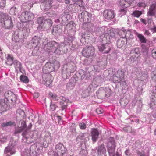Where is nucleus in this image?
Masks as SVG:
<instances>
[{"label":"nucleus","mask_w":156,"mask_h":156,"mask_svg":"<svg viewBox=\"0 0 156 156\" xmlns=\"http://www.w3.org/2000/svg\"><path fill=\"white\" fill-rule=\"evenodd\" d=\"M74 38L73 37H70L65 38V41L60 44L54 41L48 42V39L46 38L43 42V44H44V49L50 54L55 53L57 54H60L63 51L65 46L68 43L70 44V42L73 40Z\"/></svg>","instance_id":"nucleus-1"},{"label":"nucleus","mask_w":156,"mask_h":156,"mask_svg":"<svg viewBox=\"0 0 156 156\" xmlns=\"http://www.w3.org/2000/svg\"><path fill=\"white\" fill-rule=\"evenodd\" d=\"M21 125L20 127L17 128L15 129V133L17 134L20 133L26 129L22 134V140L24 142H26L28 144L33 142L34 141L32 139L34 136V131L31 132L30 130L32 126V123H30L27 127L26 122L23 121L21 122Z\"/></svg>","instance_id":"nucleus-2"},{"label":"nucleus","mask_w":156,"mask_h":156,"mask_svg":"<svg viewBox=\"0 0 156 156\" xmlns=\"http://www.w3.org/2000/svg\"><path fill=\"white\" fill-rule=\"evenodd\" d=\"M115 37L113 32H111L110 34H106L100 36V42L98 44V47L99 51L104 53H108L111 50V46L109 43L112 38Z\"/></svg>","instance_id":"nucleus-3"},{"label":"nucleus","mask_w":156,"mask_h":156,"mask_svg":"<svg viewBox=\"0 0 156 156\" xmlns=\"http://www.w3.org/2000/svg\"><path fill=\"white\" fill-rule=\"evenodd\" d=\"M0 23H3L6 28L10 29L13 27L11 17L6 13L0 12Z\"/></svg>","instance_id":"nucleus-4"},{"label":"nucleus","mask_w":156,"mask_h":156,"mask_svg":"<svg viewBox=\"0 0 156 156\" xmlns=\"http://www.w3.org/2000/svg\"><path fill=\"white\" fill-rule=\"evenodd\" d=\"M40 152L39 147H37L36 144L32 145L29 149H26L22 154V156H37Z\"/></svg>","instance_id":"nucleus-5"},{"label":"nucleus","mask_w":156,"mask_h":156,"mask_svg":"<svg viewBox=\"0 0 156 156\" xmlns=\"http://www.w3.org/2000/svg\"><path fill=\"white\" fill-rule=\"evenodd\" d=\"M17 142L12 140H11L8 146L5 147L4 150V153L5 156H10L14 154L16 152V145Z\"/></svg>","instance_id":"nucleus-6"},{"label":"nucleus","mask_w":156,"mask_h":156,"mask_svg":"<svg viewBox=\"0 0 156 156\" xmlns=\"http://www.w3.org/2000/svg\"><path fill=\"white\" fill-rule=\"evenodd\" d=\"M111 90L108 87H101L97 91L98 96L103 99L106 97H108L111 94Z\"/></svg>","instance_id":"nucleus-7"},{"label":"nucleus","mask_w":156,"mask_h":156,"mask_svg":"<svg viewBox=\"0 0 156 156\" xmlns=\"http://www.w3.org/2000/svg\"><path fill=\"white\" fill-rule=\"evenodd\" d=\"M67 149L63 145L60 143L57 144L54 150L55 156H62L65 154Z\"/></svg>","instance_id":"nucleus-8"},{"label":"nucleus","mask_w":156,"mask_h":156,"mask_svg":"<svg viewBox=\"0 0 156 156\" xmlns=\"http://www.w3.org/2000/svg\"><path fill=\"white\" fill-rule=\"evenodd\" d=\"M134 0H120V4L121 6L125 8L121 9L120 11L121 16L125 15L126 12V8L132 4Z\"/></svg>","instance_id":"nucleus-9"},{"label":"nucleus","mask_w":156,"mask_h":156,"mask_svg":"<svg viewBox=\"0 0 156 156\" xmlns=\"http://www.w3.org/2000/svg\"><path fill=\"white\" fill-rule=\"evenodd\" d=\"M107 147L109 156H115V151L116 145L114 139L112 137H110V141L107 143Z\"/></svg>","instance_id":"nucleus-10"},{"label":"nucleus","mask_w":156,"mask_h":156,"mask_svg":"<svg viewBox=\"0 0 156 156\" xmlns=\"http://www.w3.org/2000/svg\"><path fill=\"white\" fill-rule=\"evenodd\" d=\"M21 21L24 23L31 21L34 18L33 14L30 12H23L20 16Z\"/></svg>","instance_id":"nucleus-11"},{"label":"nucleus","mask_w":156,"mask_h":156,"mask_svg":"<svg viewBox=\"0 0 156 156\" xmlns=\"http://www.w3.org/2000/svg\"><path fill=\"white\" fill-rule=\"evenodd\" d=\"M82 54L87 57L92 56L94 53V47L92 46H89L84 48L82 51Z\"/></svg>","instance_id":"nucleus-12"},{"label":"nucleus","mask_w":156,"mask_h":156,"mask_svg":"<svg viewBox=\"0 0 156 156\" xmlns=\"http://www.w3.org/2000/svg\"><path fill=\"white\" fill-rule=\"evenodd\" d=\"M115 15L114 11L110 9H106L103 12L104 18L107 20H110L113 19Z\"/></svg>","instance_id":"nucleus-13"},{"label":"nucleus","mask_w":156,"mask_h":156,"mask_svg":"<svg viewBox=\"0 0 156 156\" xmlns=\"http://www.w3.org/2000/svg\"><path fill=\"white\" fill-rule=\"evenodd\" d=\"M55 64H56L57 65L53 67L51 63H47L43 67V70H46V72L49 73L53 71L55 69H58L60 66L59 63L56 62L55 63Z\"/></svg>","instance_id":"nucleus-14"},{"label":"nucleus","mask_w":156,"mask_h":156,"mask_svg":"<svg viewBox=\"0 0 156 156\" xmlns=\"http://www.w3.org/2000/svg\"><path fill=\"white\" fill-rule=\"evenodd\" d=\"M40 1L41 2L40 6L42 9L47 10L51 7L52 4L51 0H40Z\"/></svg>","instance_id":"nucleus-15"},{"label":"nucleus","mask_w":156,"mask_h":156,"mask_svg":"<svg viewBox=\"0 0 156 156\" xmlns=\"http://www.w3.org/2000/svg\"><path fill=\"white\" fill-rule=\"evenodd\" d=\"M107 27L104 26L98 27L97 28L96 31L97 34H100V36H101L103 35L104 36L106 34H108L110 35L111 32H113L111 31H110L109 33L107 32Z\"/></svg>","instance_id":"nucleus-16"},{"label":"nucleus","mask_w":156,"mask_h":156,"mask_svg":"<svg viewBox=\"0 0 156 156\" xmlns=\"http://www.w3.org/2000/svg\"><path fill=\"white\" fill-rule=\"evenodd\" d=\"M40 39L38 38V37L37 36H35L33 38L32 41V47L33 48H34V49L33 50V52H34L37 50H39V47L38 45L40 43Z\"/></svg>","instance_id":"nucleus-17"},{"label":"nucleus","mask_w":156,"mask_h":156,"mask_svg":"<svg viewBox=\"0 0 156 156\" xmlns=\"http://www.w3.org/2000/svg\"><path fill=\"white\" fill-rule=\"evenodd\" d=\"M126 38H125L121 37L117 41V46L119 48H125L126 44Z\"/></svg>","instance_id":"nucleus-18"},{"label":"nucleus","mask_w":156,"mask_h":156,"mask_svg":"<svg viewBox=\"0 0 156 156\" xmlns=\"http://www.w3.org/2000/svg\"><path fill=\"white\" fill-rule=\"evenodd\" d=\"M148 16H156V3H153L150 6L147 13Z\"/></svg>","instance_id":"nucleus-19"},{"label":"nucleus","mask_w":156,"mask_h":156,"mask_svg":"<svg viewBox=\"0 0 156 156\" xmlns=\"http://www.w3.org/2000/svg\"><path fill=\"white\" fill-rule=\"evenodd\" d=\"M91 134L92 136V140L94 143L96 141L98 138L99 132L97 129L93 128L92 129Z\"/></svg>","instance_id":"nucleus-20"},{"label":"nucleus","mask_w":156,"mask_h":156,"mask_svg":"<svg viewBox=\"0 0 156 156\" xmlns=\"http://www.w3.org/2000/svg\"><path fill=\"white\" fill-rule=\"evenodd\" d=\"M62 26L57 25L52 30V33L57 36L60 35L62 33V30L61 28Z\"/></svg>","instance_id":"nucleus-21"},{"label":"nucleus","mask_w":156,"mask_h":156,"mask_svg":"<svg viewBox=\"0 0 156 156\" xmlns=\"http://www.w3.org/2000/svg\"><path fill=\"white\" fill-rule=\"evenodd\" d=\"M79 139L81 140L82 142L85 143L89 140V138L87 133H82L80 134L77 137V140H78Z\"/></svg>","instance_id":"nucleus-22"},{"label":"nucleus","mask_w":156,"mask_h":156,"mask_svg":"<svg viewBox=\"0 0 156 156\" xmlns=\"http://www.w3.org/2000/svg\"><path fill=\"white\" fill-rule=\"evenodd\" d=\"M52 139L51 133L48 132H46L44 137V142L48 144L51 143Z\"/></svg>","instance_id":"nucleus-23"},{"label":"nucleus","mask_w":156,"mask_h":156,"mask_svg":"<svg viewBox=\"0 0 156 156\" xmlns=\"http://www.w3.org/2000/svg\"><path fill=\"white\" fill-rule=\"evenodd\" d=\"M124 76V73L121 70L119 69L115 73V76H113L114 80H116V78L118 79L119 78L120 80H122Z\"/></svg>","instance_id":"nucleus-24"},{"label":"nucleus","mask_w":156,"mask_h":156,"mask_svg":"<svg viewBox=\"0 0 156 156\" xmlns=\"http://www.w3.org/2000/svg\"><path fill=\"white\" fill-rule=\"evenodd\" d=\"M118 34L121 37L127 38L128 37V35L130 34V32L128 30H121L118 32Z\"/></svg>","instance_id":"nucleus-25"},{"label":"nucleus","mask_w":156,"mask_h":156,"mask_svg":"<svg viewBox=\"0 0 156 156\" xmlns=\"http://www.w3.org/2000/svg\"><path fill=\"white\" fill-rule=\"evenodd\" d=\"M106 152V150L103 144L99 146L98 148L97 154L98 156H101Z\"/></svg>","instance_id":"nucleus-26"},{"label":"nucleus","mask_w":156,"mask_h":156,"mask_svg":"<svg viewBox=\"0 0 156 156\" xmlns=\"http://www.w3.org/2000/svg\"><path fill=\"white\" fill-rule=\"evenodd\" d=\"M138 57L133 55L129 59L127 60V63L129 65H131L133 64L134 65L136 64L137 62Z\"/></svg>","instance_id":"nucleus-27"},{"label":"nucleus","mask_w":156,"mask_h":156,"mask_svg":"<svg viewBox=\"0 0 156 156\" xmlns=\"http://www.w3.org/2000/svg\"><path fill=\"white\" fill-rule=\"evenodd\" d=\"M16 124L14 122L9 121L8 122H4L1 124V127L2 128H4L8 127H11L12 126H15Z\"/></svg>","instance_id":"nucleus-28"},{"label":"nucleus","mask_w":156,"mask_h":156,"mask_svg":"<svg viewBox=\"0 0 156 156\" xmlns=\"http://www.w3.org/2000/svg\"><path fill=\"white\" fill-rule=\"evenodd\" d=\"M136 35L141 43L145 44L147 42V40L142 34L137 33Z\"/></svg>","instance_id":"nucleus-29"},{"label":"nucleus","mask_w":156,"mask_h":156,"mask_svg":"<svg viewBox=\"0 0 156 156\" xmlns=\"http://www.w3.org/2000/svg\"><path fill=\"white\" fill-rule=\"evenodd\" d=\"M12 64H13L16 70L19 69L20 72H22V67L21 64L20 62L17 60H15L13 62Z\"/></svg>","instance_id":"nucleus-30"},{"label":"nucleus","mask_w":156,"mask_h":156,"mask_svg":"<svg viewBox=\"0 0 156 156\" xmlns=\"http://www.w3.org/2000/svg\"><path fill=\"white\" fill-rule=\"evenodd\" d=\"M23 27L22 29V32L23 33V38H25V36L26 37L28 35V34L30 32V29L29 28H27V27H24L22 26Z\"/></svg>","instance_id":"nucleus-31"},{"label":"nucleus","mask_w":156,"mask_h":156,"mask_svg":"<svg viewBox=\"0 0 156 156\" xmlns=\"http://www.w3.org/2000/svg\"><path fill=\"white\" fill-rule=\"evenodd\" d=\"M44 20L42 17H39L37 18V22L39 25V28L42 30L44 26L43 24Z\"/></svg>","instance_id":"nucleus-32"},{"label":"nucleus","mask_w":156,"mask_h":156,"mask_svg":"<svg viewBox=\"0 0 156 156\" xmlns=\"http://www.w3.org/2000/svg\"><path fill=\"white\" fill-rule=\"evenodd\" d=\"M34 2H32L30 1H29L27 2L24 3L23 5L26 9H30L33 6V5Z\"/></svg>","instance_id":"nucleus-33"},{"label":"nucleus","mask_w":156,"mask_h":156,"mask_svg":"<svg viewBox=\"0 0 156 156\" xmlns=\"http://www.w3.org/2000/svg\"><path fill=\"white\" fill-rule=\"evenodd\" d=\"M140 49L139 48H136L132 49L131 53L133 54V55L138 57L140 54Z\"/></svg>","instance_id":"nucleus-34"},{"label":"nucleus","mask_w":156,"mask_h":156,"mask_svg":"<svg viewBox=\"0 0 156 156\" xmlns=\"http://www.w3.org/2000/svg\"><path fill=\"white\" fill-rule=\"evenodd\" d=\"M151 104L153 105H156V93L153 94L150 97Z\"/></svg>","instance_id":"nucleus-35"},{"label":"nucleus","mask_w":156,"mask_h":156,"mask_svg":"<svg viewBox=\"0 0 156 156\" xmlns=\"http://www.w3.org/2000/svg\"><path fill=\"white\" fill-rule=\"evenodd\" d=\"M21 33V32H20L19 33L15 32L14 35V39L15 40L16 42H19L20 41V39H23L22 36H20V34Z\"/></svg>","instance_id":"nucleus-36"},{"label":"nucleus","mask_w":156,"mask_h":156,"mask_svg":"<svg viewBox=\"0 0 156 156\" xmlns=\"http://www.w3.org/2000/svg\"><path fill=\"white\" fill-rule=\"evenodd\" d=\"M75 83L73 82H72L70 80L69 82L67 84V89L69 90H72L75 87Z\"/></svg>","instance_id":"nucleus-37"},{"label":"nucleus","mask_w":156,"mask_h":156,"mask_svg":"<svg viewBox=\"0 0 156 156\" xmlns=\"http://www.w3.org/2000/svg\"><path fill=\"white\" fill-rule=\"evenodd\" d=\"M13 58L12 56L9 54H8L7 55V62L9 63V64H12L13 62Z\"/></svg>","instance_id":"nucleus-38"},{"label":"nucleus","mask_w":156,"mask_h":156,"mask_svg":"<svg viewBox=\"0 0 156 156\" xmlns=\"http://www.w3.org/2000/svg\"><path fill=\"white\" fill-rule=\"evenodd\" d=\"M5 103L3 101L0 103V113L2 112H4L5 110V107L6 106Z\"/></svg>","instance_id":"nucleus-39"},{"label":"nucleus","mask_w":156,"mask_h":156,"mask_svg":"<svg viewBox=\"0 0 156 156\" xmlns=\"http://www.w3.org/2000/svg\"><path fill=\"white\" fill-rule=\"evenodd\" d=\"M92 87V84H90L87 88V89L84 91V93L87 95H89V93L91 91Z\"/></svg>","instance_id":"nucleus-40"},{"label":"nucleus","mask_w":156,"mask_h":156,"mask_svg":"<svg viewBox=\"0 0 156 156\" xmlns=\"http://www.w3.org/2000/svg\"><path fill=\"white\" fill-rule=\"evenodd\" d=\"M49 95L51 96L52 99L55 101H57L60 99V97H58L55 94L51 92H50L49 93Z\"/></svg>","instance_id":"nucleus-41"},{"label":"nucleus","mask_w":156,"mask_h":156,"mask_svg":"<svg viewBox=\"0 0 156 156\" xmlns=\"http://www.w3.org/2000/svg\"><path fill=\"white\" fill-rule=\"evenodd\" d=\"M20 79L21 81L25 83H27L29 82L27 77L25 76L21 75L20 76Z\"/></svg>","instance_id":"nucleus-42"},{"label":"nucleus","mask_w":156,"mask_h":156,"mask_svg":"<svg viewBox=\"0 0 156 156\" xmlns=\"http://www.w3.org/2000/svg\"><path fill=\"white\" fill-rule=\"evenodd\" d=\"M142 14V12L141 11H140L138 10H135L133 12L132 15L134 17L138 18Z\"/></svg>","instance_id":"nucleus-43"},{"label":"nucleus","mask_w":156,"mask_h":156,"mask_svg":"<svg viewBox=\"0 0 156 156\" xmlns=\"http://www.w3.org/2000/svg\"><path fill=\"white\" fill-rule=\"evenodd\" d=\"M9 12L12 15H16L17 13V9L15 7H12L10 9Z\"/></svg>","instance_id":"nucleus-44"},{"label":"nucleus","mask_w":156,"mask_h":156,"mask_svg":"<svg viewBox=\"0 0 156 156\" xmlns=\"http://www.w3.org/2000/svg\"><path fill=\"white\" fill-rule=\"evenodd\" d=\"M60 105L61 106L62 111H63L64 110L66 109L68 105L67 103L63 102L62 101H60Z\"/></svg>","instance_id":"nucleus-45"},{"label":"nucleus","mask_w":156,"mask_h":156,"mask_svg":"<svg viewBox=\"0 0 156 156\" xmlns=\"http://www.w3.org/2000/svg\"><path fill=\"white\" fill-rule=\"evenodd\" d=\"M14 95L13 92L10 90L6 91L4 94V96L6 98Z\"/></svg>","instance_id":"nucleus-46"},{"label":"nucleus","mask_w":156,"mask_h":156,"mask_svg":"<svg viewBox=\"0 0 156 156\" xmlns=\"http://www.w3.org/2000/svg\"><path fill=\"white\" fill-rule=\"evenodd\" d=\"M73 22H70L69 23H68L65 27V29L66 30H70V29H72V27L73 26Z\"/></svg>","instance_id":"nucleus-47"},{"label":"nucleus","mask_w":156,"mask_h":156,"mask_svg":"<svg viewBox=\"0 0 156 156\" xmlns=\"http://www.w3.org/2000/svg\"><path fill=\"white\" fill-rule=\"evenodd\" d=\"M57 107L55 103L52 102V101L50 105V109L51 111H54L55 110Z\"/></svg>","instance_id":"nucleus-48"},{"label":"nucleus","mask_w":156,"mask_h":156,"mask_svg":"<svg viewBox=\"0 0 156 156\" xmlns=\"http://www.w3.org/2000/svg\"><path fill=\"white\" fill-rule=\"evenodd\" d=\"M143 1V2H140L138 3V5L139 7L144 8L146 6L147 3H146L145 1Z\"/></svg>","instance_id":"nucleus-49"},{"label":"nucleus","mask_w":156,"mask_h":156,"mask_svg":"<svg viewBox=\"0 0 156 156\" xmlns=\"http://www.w3.org/2000/svg\"><path fill=\"white\" fill-rule=\"evenodd\" d=\"M5 6V0H0V9H3Z\"/></svg>","instance_id":"nucleus-50"},{"label":"nucleus","mask_w":156,"mask_h":156,"mask_svg":"<svg viewBox=\"0 0 156 156\" xmlns=\"http://www.w3.org/2000/svg\"><path fill=\"white\" fill-rule=\"evenodd\" d=\"M52 23V21L50 19H48L45 20V24L47 23L49 28L51 26Z\"/></svg>","instance_id":"nucleus-51"},{"label":"nucleus","mask_w":156,"mask_h":156,"mask_svg":"<svg viewBox=\"0 0 156 156\" xmlns=\"http://www.w3.org/2000/svg\"><path fill=\"white\" fill-rule=\"evenodd\" d=\"M80 128L83 130L85 129L86 128V125L84 122L80 123L79 124Z\"/></svg>","instance_id":"nucleus-52"},{"label":"nucleus","mask_w":156,"mask_h":156,"mask_svg":"<svg viewBox=\"0 0 156 156\" xmlns=\"http://www.w3.org/2000/svg\"><path fill=\"white\" fill-rule=\"evenodd\" d=\"M153 26L152 27L150 26V30L153 32V33H156V26L155 25L154 23H153Z\"/></svg>","instance_id":"nucleus-53"},{"label":"nucleus","mask_w":156,"mask_h":156,"mask_svg":"<svg viewBox=\"0 0 156 156\" xmlns=\"http://www.w3.org/2000/svg\"><path fill=\"white\" fill-rule=\"evenodd\" d=\"M52 81L49 78H48L45 81V83L47 86H49L50 85Z\"/></svg>","instance_id":"nucleus-54"},{"label":"nucleus","mask_w":156,"mask_h":156,"mask_svg":"<svg viewBox=\"0 0 156 156\" xmlns=\"http://www.w3.org/2000/svg\"><path fill=\"white\" fill-rule=\"evenodd\" d=\"M60 99L62 100V101L63 102L68 103L69 101L68 99L66 98L65 97L63 96H60Z\"/></svg>","instance_id":"nucleus-55"},{"label":"nucleus","mask_w":156,"mask_h":156,"mask_svg":"<svg viewBox=\"0 0 156 156\" xmlns=\"http://www.w3.org/2000/svg\"><path fill=\"white\" fill-rule=\"evenodd\" d=\"M152 55L153 58H156V48H154L152 51Z\"/></svg>","instance_id":"nucleus-56"},{"label":"nucleus","mask_w":156,"mask_h":156,"mask_svg":"<svg viewBox=\"0 0 156 156\" xmlns=\"http://www.w3.org/2000/svg\"><path fill=\"white\" fill-rule=\"evenodd\" d=\"M125 154L126 156H130L131 155L130 150L129 149H127L125 151Z\"/></svg>","instance_id":"nucleus-57"},{"label":"nucleus","mask_w":156,"mask_h":156,"mask_svg":"<svg viewBox=\"0 0 156 156\" xmlns=\"http://www.w3.org/2000/svg\"><path fill=\"white\" fill-rule=\"evenodd\" d=\"M138 154L140 156H148V154H146L144 152H138Z\"/></svg>","instance_id":"nucleus-58"},{"label":"nucleus","mask_w":156,"mask_h":156,"mask_svg":"<svg viewBox=\"0 0 156 156\" xmlns=\"http://www.w3.org/2000/svg\"><path fill=\"white\" fill-rule=\"evenodd\" d=\"M96 112L98 114H100L103 112V110L101 108H98L96 109Z\"/></svg>","instance_id":"nucleus-59"},{"label":"nucleus","mask_w":156,"mask_h":156,"mask_svg":"<svg viewBox=\"0 0 156 156\" xmlns=\"http://www.w3.org/2000/svg\"><path fill=\"white\" fill-rule=\"evenodd\" d=\"M44 26L43 27L42 30H45L48 28H49L47 23L45 24V20H44V22L43 24Z\"/></svg>","instance_id":"nucleus-60"},{"label":"nucleus","mask_w":156,"mask_h":156,"mask_svg":"<svg viewBox=\"0 0 156 156\" xmlns=\"http://www.w3.org/2000/svg\"><path fill=\"white\" fill-rule=\"evenodd\" d=\"M86 31V33H87V32H88V33H91L92 32V30L91 28L87 27L85 29Z\"/></svg>","instance_id":"nucleus-61"},{"label":"nucleus","mask_w":156,"mask_h":156,"mask_svg":"<svg viewBox=\"0 0 156 156\" xmlns=\"http://www.w3.org/2000/svg\"><path fill=\"white\" fill-rule=\"evenodd\" d=\"M144 34L147 36H149L150 34V33L148 30H145L144 32Z\"/></svg>","instance_id":"nucleus-62"},{"label":"nucleus","mask_w":156,"mask_h":156,"mask_svg":"<svg viewBox=\"0 0 156 156\" xmlns=\"http://www.w3.org/2000/svg\"><path fill=\"white\" fill-rule=\"evenodd\" d=\"M140 20L141 22H142L144 24H147V21L146 20L144 19L141 18L140 19Z\"/></svg>","instance_id":"nucleus-63"},{"label":"nucleus","mask_w":156,"mask_h":156,"mask_svg":"<svg viewBox=\"0 0 156 156\" xmlns=\"http://www.w3.org/2000/svg\"><path fill=\"white\" fill-rule=\"evenodd\" d=\"M154 75L152 77L153 79L156 81V72H154Z\"/></svg>","instance_id":"nucleus-64"}]
</instances>
